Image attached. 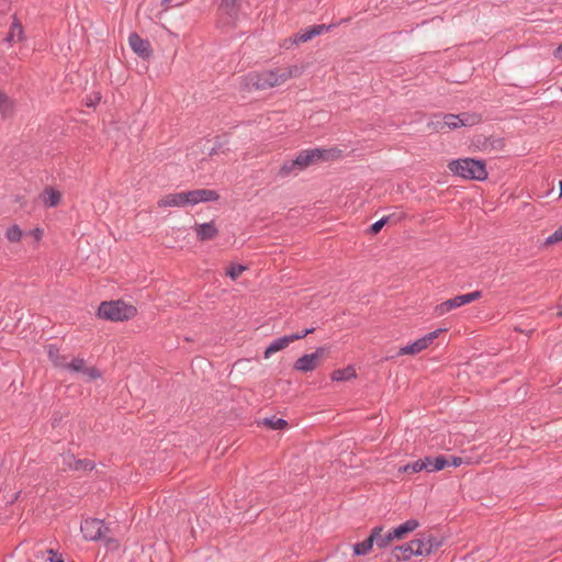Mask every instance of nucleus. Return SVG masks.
<instances>
[{"label": "nucleus", "mask_w": 562, "mask_h": 562, "mask_svg": "<svg viewBox=\"0 0 562 562\" xmlns=\"http://www.w3.org/2000/svg\"><path fill=\"white\" fill-rule=\"evenodd\" d=\"M443 120L442 121V124H445L446 128L448 130H456L459 127V116L458 114H443Z\"/></svg>", "instance_id": "473e14b6"}, {"label": "nucleus", "mask_w": 562, "mask_h": 562, "mask_svg": "<svg viewBox=\"0 0 562 562\" xmlns=\"http://www.w3.org/2000/svg\"><path fill=\"white\" fill-rule=\"evenodd\" d=\"M481 296H482L481 291H473L470 293L457 295L454 297H451V299L446 300L445 302L438 304L435 307V312L437 315L441 316V315L449 313L450 311H452L454 308H458L465 304L472 303L473 301L480 299Z\"/></svg>", "instance_id": "0eeeda50"}, {"label": "nucleus", "mask_w": 562, "mask_h": 562, "mask_svg": "<svg viewBox=\"0 0 562 562\" xmlns=\"http://www.w3.org/2000/svg\"><path fill=\"white\" fill-rule=\"evenodd\" d=\"M390 220V216H384L382 218H380L379 221L374 222L370 227H369V233L370 234H378L382 228L383 226L389 222Z\"/></svg>", "instance_id": "e433bc0d"}, {"label": "nucleus", "mask_w": 562, "mask_h": 562, "mask_svg": "<svg viewBox=\"0 0 562 562\" xmlns=\"http://www.w3.org/2000/svg\"><path fill=\"white\" fill-rule=\"evenodd\" d=\"M557 316H562V311H558Z\"/></svg>", "instance_id": "8fccbe9b"}, {"label": "nucleus", "mask_w": 562, "mask_h": 562, "mask_svg": "<svg viewBox=\"0 0 562 562\" xmlns=\"http://www.w3.org/2000/svg\"><path fill=\"white\" fill-rule=\"evenodd\" d=\"M337 149H324V148H313L307 150H302L297 154L294 159H291L292 165L295 167V170L302 171L306 167L317 161H326L336 157Z\"/></svg>", "instance_id": "39448f33"}, {"label": "nucleus", "mask_w": 562, "mask_h": 562, "mask_svg": "<svg viewBox=\"0 0 562 562\" xmlns=\"http://www.w3.org/2000/svg\"><path fill=\"white\" fill-rule=\"evenodd\" d=\"M247 269L244 265L234 263L231 265L226 270V276L232 280H236Z\"/></svg>", "instance_id": "c85d7f7f"}, {"label": "nucleus", "mask_w": 562, "mask_h": 562, "mask_svg": "<svg viewBox=\"0 0 562 562\" xmlns=\"http://www.w3.org/2000/svg\"><path fill=\"white\" fill-rule=\"evenodd\" d=\"M449 465V459L445 456H437L434 458L431 470L437 472Z\"/></svg>", "instance_id": "f704fd0d"}, {"label": "nucleus", "mask_w": 562, "mask_h": 562, "mask_svg": "<svg viewBox=\"0 0 562 562\" xmlns=\"http://www.w3.org/2000/svg\"><path fill=\"white\" fill-rule=\"evenodd\" d=\"M227 144V140L224 139L222 140L221 137H217L216 140H215V145L214 147L210 150L209 155L212 156V155H215L217 154L220 150H222V148Z\"/></svg>", "instance_id": "ea45409f"}, {"label": "nucleus", "mask_w": 562, "mask_h": 562, "mask_svg": "<svg viewBox=\"0 0 562 562\" xmlns=\"http://www.w3.org/2000/svg\"><path fill=\"white\" fill-rule=\"evenodd\" d=\"M458 116H459V121H458L459 127L474 126L481 122V115H479L476 113L463 112V113L458 114Z\"/></svg>", "instance_id": "b1692460"}, {"label": "nucleus", "mask_w": 562, "mask_h": 562, "mask_svg": "<svg viewBox=\"0 0 562 562\" xmlns=\"http://www.w3.org/2000/svg\"><path fill=\"white\" fill-rule=\"evenodd\" d=\"M218 193L210 189H196L169 193L158 201L159 207H181L186 205H195L201 202H213L218 200Z\"/></svg>", "instance_id": "f257e3e1"}, {"label": "nucleus", "mask_w": 562, "mask_h": 562, "mask_svg": "<svg viewBox=\"0 0 562 562\" xmlns=\"http://www.w3.org/2000/svg\"><path fill=\"white\" fill-rule=\"evenodd\" d=\"M222 4L227 9H235L238 4V0H222Z\"/></svg>", "instance_id": "c03bdc74"}, {"label": "nucleus", "mask_w": 562, "mask_h": 562, "mask_svg": "<svg viewBox=\"0 0 562 562\" xmlns=\"http://www.w3.org/2000/svg\"><path fill=\"white\" fill-rule=\"evenodd\" d=\"M562 240V226L558 227L553 234L546 238L543 245H552Z\"/></svg>", "instance_id": "4c0bfd02"}, {"label": "nucleus", "mask_w": 562, "mask_h": 562, "mask_svg": "<svg viewBox=\"0 0 562 562\" xmlns=\"http://www.w3.org/2000/svg\"><path fill=\"white\" fill-rule=\"evenodd\" d=\"M136 314V307L122 300L102 302L98 308V316L111 322L128 321L135 317Z\"/></svg>", "instance_id": "20e7f679"}, {"label": "nucleus", "mask_w": 562, "mask_h": 562, "mask_svg": "<svg viewBox=\"0 0 562 562\" xmlns=\"http://www.w3.org/2000/svg\"><path fill=\"white\" fill-rule=\"evenodd\" d=\"M558 186H559V198H562V179H560L558 181Z\"/></svg>", "instance_id": "09e8293b"}, {"label": "nucleus", "mask_w": 562, "mask_h": 562, "mask_svg": "<svg viewBox=\"0 0 562 562\" xmlns=\"http://www.w3.org/2000/svg\"><path fill=\"white\" fill-rule=\"evenodd\" d=\"M5 237L8 238V240H10L12 243L20 241V239L22 237V231L20 229V227L18 225H12L11 227H9L7 229Z\"/></svg>", "instance_id": "7c9ffc66"}, {"label": "nucleus", "mask_w": 562, "mask_h": 562, "mask_svg": "<svg viewBox=\"0 0 562 562\" xmlns=\"http://www.w3.org/2000/svg\"><path fill=\"white\" fill-rule=\"evenodd\" d=\"M412 542H413L414 550L416 552V557H428V554H424V552H419V551L427 550L428 546L426 544L425 536H423L418 539H414V540H412Z\"/></svg>", "instance_id": "2f4dec72"}, {"label": "nucleus", "mask_w": 562, "mask_h": 562, "mask_svg": "<svg viewBox=\"0 0 562 562\" xmlns=\"http://www.w3.org/2000/svg\"><path fill=\"white\" fill-rule=\"evenodd\" d=\"M442 121H445L443 114H436L428 122V127L436 132H440L446 128L445 124H442Z\"/></svg>", "instance_id": "c756f323"}, {"label": "nucleus", "mask_w": 562, "mask_h": 562, "mask_svg": "<svg viewBox=\"0 0 562 562\" xmlns=\"http://www.w3.org/2000/svg\"><path fill=\"white\" fill-rule=\"evenodd\" d=\"M128 44L132 50L143 59H148L153 55L151 44L148 40L140 37L133 32L128 36Z\"/></svg>", "instance_id": "9d476101"}, {"label": "nucleus", "mask_w": 562, "mask_h": 562, "mask_svg": "<svg viewBox=\"0 0 562 562\" xmlns=\"http://www.w3.org/2000/svg\"><path fill=\"white\" fill-rule=\"evenodd\" d=\"M82 374L86 376V380L88 382H91L93 380L101 378V372L94 367H89V368L86 367Z\"/></svg>", "instance_id": "c9c22d12"}, {"label": "nucleus", "mask_w": 562, "mask_h": 562, "mask_svg": "<svg viewBox=\"0 0 562 562\" xmlns=\"http://www.w3.org/2000/svg\"><path fill=\"white\" fill-rule=\"evenodd\" d=\"M445 330L446 329L443 328H438L424 335L423 337L416 339L415 341L404 347H401L400 350L397 351V356L419 353L420 351L428 348V346L431 345L436 338H438L439 334Z\"/></svg>", "instance_id": "6e6552de"}, {"label": "nucleus", "mask_w": 562, "mask_h": 562, "mask_svg": "<svg viewBox=\"0 0 562 562\" xmlns=\"http://www.w3.org/2000/svg\"><path fill=\"white\" fill-rule=\"evenodd\" d=\"M80 530L83 538L88 541H98L105 538L109 528L102 519L86 518L81 521Z\"/></svg>", "instance_id": "423d86ee"}, {"label": "nucleus", "mask_w": 562, "mask_h": 562, "mask_svg": "<svg viewBox=\"0 0 562 562\" xmlns=\"http://www.w3.org/2000/svg\"><path fill=\"white\" fill-rule=\"evenodd\" d=\"M449 459V465H452L454 468L460 467L463 463V459L460 457H450Z\"/></svg>", "instance_id": "37998d69"}, {"label": "nucleus", "mask_w": 562, "mask_h": 562, "mask_svg": "<svg viewBox=\"0 0 562 562\" xmlns=\"http://www.w3.org/2000/svg\"><path fill=\"white\" fill-rule=\"evenodd\" d=\"M374 535L375 533H370L366 540L356 543L353 546V554L360 557L369 553L374 546Z\"/></svg>", "instance_id": "4be33fe9"}, {"label": "nucleus", "mask_w": 562, "mask_h": 562, "mask_svg": "<svg viewBox=\"0 0 562 562\" xmlns=\"http://www.w3.org/2000/svg\"><path fill=\"white\" fill-rule=\"evenodd\" d=\"M383 527L382 526H375L370 533L374 535V544H376L378 548H386L392 540H395L394 537H392V532L389 531L385 535H382Z\"/></svg>", "instance_id": "6ab92c4d"}, {"label": "nucleus", "mask_w": 562, "mask_h": 562, "mask_svg": "<svg viewBox=\"0 0 562 562\" xmlns=\"http://www.w3.org/2000/svg\"><path fill=\"white\" fill-rule=\"evenodd\" d=\"M23 38L24 32L22 25L16 19H14L9 33L3 38V42L11 46L13 43L21 42Z\"/></svg>", "instance_id": "f3484780"}, {"label": "nucleus", "mask_w": 562, "mask_h": 562, "mask_svg": "<svg viewBox=\"0 0 562 562\" xmlns=\"http://www.w3.org/2000/svg\"><path fill=\"white\" fill-rule=\"evenodd\" d=\"M329 351L328 347H317L314 352L305 353L293 364V369L300 372H311L317 367V362Z\"/></svg>", "instance_id": "1a4fd4ad"}, {"label": "nucleus", "mask_w": 562, "mask_h": 562, "mask_svg": "<svg viewBox=\"0 0 562 562\" xmlns=\"http://www.w3.org/2000/svg\"><path fill=\"white\" fill-rule=\"evenodd\" d=\"M182 2H177L175 4H172V0H161V5L167 10L171 7H178L180 5Z\"/></svg>", "instance_id": "a18cd8bd"}, {"label": "nucleus", "mask_w": 562, "mask_h": 562, "mask_svg": "<svg viewBox=\"0 0 562 562\" xmlns=\"http://www.w3.org/2000/svg\"><path fill=\"white\" fill-rule=\"evenodd\" d=\"M86 368V361L83 358H75L70 362H66L64 369L70 372L82 373Z\"/></svg>", "instance_id": "cd10ccee"}, {"label": "nucleus", "mask_w": 562, "mask_h": 562, "mask_svg": "<svg viewBox=\"0 0 562 562\" xmlns=\"http://www.w3.org/2000/svg\"><path fill=\"white\" fill-rule=\"evenodd\" d=\"M413 555H416V552L414 550L412 541L401 546H396L393 549V557L395 558L396 561H407Z\"/></svg>", "instance_id": "dca6fc26"}, {"label": "nucleus", "mask_w": 562, "mask_h": 562, "mask_svg": "<svg viewBox=\"0 0 562 562\" xmlns=\"http://www.w3.org/2000/svg\"><path fill=\"white\" fill-rule=\"evenodd\" d=\"M448 169L460 178L467 180L484 181L487 179V170L484 160L473 158H459L448 164Z\"/></svg>", "instance_id": "f03ea898"}, {"label": "nucleus", "mask_w": 562, "mask_h": 562, "mask_svg": "<svg viewBox=\"0 0 562 562\" xmlns=\"http://www.w3.org/2000/svg\"><path fill=\"white\" fill-rule=\"evenodd\" d=\"M101 100V97L100 95H95L94 99H90L86 104L88 106H93L95 105L97 103H99Z\"/></svg>", "instance_id": "49530a36"}, {"label": "nucleus", "mask_w": 562, "mask_h": 562, "mask_svg": "<svg viewBox=\"0 0 562 562\" xmlns=\"http://www.w3.org/2000/svg\"><path fill=\"white\" fill-rule=\"evenodd\" d=\"M291 338L289 335H284L276 338L265 350V358H270L274 352H278L291 344Z\"/></svg>", "instance_id": "2eb2a0df"}, {"label": "nucleus", "mask_w": 562, "mask_h": 562, "mask_svg": "<svg viewBox=\"0 0 562 562\" xmlns=\"http://www.w3.org/2000/svg\"><path fill=\"white\" fill-rule=\"evenodd\" d=\"M47 553L49 554L48 560H49L50 562H64V560H63L61 555L57 554V553H56V552H54L52 549H49V550L47 551Z\"/></svg>", "instance_id": "79ce46f5"}, {"label": "nucleus", "mask_w": 562, "mask_h": 562, "mask_svg": "<svg viewBox=\"0 0 562 562\" xmlns=\"http://www.w3.org/2000/svg\"><path fill=\"white\" fill-rule=\"evenodd\" d=\"M63 465L65 469L72 471H92L95 468V463L89 459H77L71 452L63 453Z\"/></svg>", "instance_id": "9b49d317"}, {"label": "nucleus", "mask_w": 562, "mask_h": 562, "mask_svg": "<svg viewBox=\"0 0 562 562\" xmlns=\"http://www.w3.org/2000/svg\"><path fill=\"white\" fill-rule=\"evenodd\" d=\"M47 356L55 367L65 368L66 357L60 355V350L56 345H48Z\"/></svg>", "instance_id": "412c9836"}, {"label": "nucleus", "mask_w": 562, "mask_h": 562, "mask_svg": "<svg viewBox=\"0 0 562 562\" xmlns=\"http://www.w3.org/2000/svg\"><path fill=\"white\" fill-rule=\"evenodd\" d=\"M293 173L295 175L297 171L295 170V167L292 165L291 160L284 161L278 172V175L282 178L289 177Z\"/></svg>", "instance_id": "72a5a7b5"}, {"label": "nucleus", "mask_w": 562, "mask_h": 562, "mask_svg": "<svg viewBox=\"0 0 562 562\" xmlns=\"http://www.w3.org/2000/svg\"><path fill=\"white\" fill-rule=\"evenodd\" d=\"M424 536H425V539H426V544L428 546L427 550L423 551L424 554L430 555L431 553H434L437 550H439L443 546V543H445V538L441 537V536H434L431 533L424 535Z\"/></svg>", "instance_id": "aec40b11"}, {"label": "nucleus", "mask_w": 562, "mask_h": 562, "mask_svg": "<svg viewBox=\"0 0 562 562\" xmlns=\"http://www.w3.org/2000/svg\"><path fill=\"white\" fill-rule=\"evenodd\" d=\"M261 424L269 427L270 429L278 430L283 429L288 425V422L283 418L271 416L263 418Z\"/></svg>", "instance_id": "bb28decb"}, {"label": "nucleus", "mask_w": 562, "mask_h": 562, "mask_svg": "<svg viewBox=\"0 0 562 562\" xmlns=\"http://www.w3.org/2000/svg\"><path fill=\"white\" fill-rule=\"evenodd\" d=\"M333 27V24L325 25V24H315L306 30H301L300 32L295 33L292 37L293 44H300L311 41L313 37L318 36L327 31H329Z\"/></svg>", "instance_id": "f8f14e48"}, {"label": "nucleus", "mask_w": 562, "mask_h": 562, "mask_svg": "<svg viewBox=\"0 0 562 562\" xmlns=\"http://www.w3.org/2000/svg\"><path fill=\"white\" fill-rule=\"evenodd\" d=\"M290 76V71H280L278 69L254 71L247 75L246 85L250 89L266 90L285 82Z\"/></svg>", "instance_id": "7ed1b4c3"}, {"label": "nucleus", "mask_w": 562, "mask_h": 562, "mask_svg": "<svg viewBox=\"0 0 562 562\" xmlns=\"http://www.w3.org/2000/svg\"><path fill=\"white\" fill-rule=\"evenodd\" d=\"M352 378H356V371L351 366H348L344 369H337L331 373V380L338 382L348 381Z\"/></svg>", "instance_id": "5701e85b"}, {"label": "nucleus", "mask_w": 562, "mask_h": 562, "mask_svg": "<svg viewBox=\"0 0 562 562\" xmlns=\"http://www.w3.org/2000/svg\"><path fill=\"white\" fill-rule=\"evenodd\" d=\"M14 102L4 92L0 90V114L2 116L10 115L13 112Z\"/></svg>", "instance_id": "393cba45"}, {"label": "nucleus", "mask_w": 562, "mask_h": 562, "mask_svg": "<svg viewBox=\"0 0 562 562\" xmlns=\"http://www.w3.org/2000/svg\"><path fill=\"white\" fill-rule=\"evenodd\" d=\"M198 362H205V360L201 358L198 360Z\"/></svg>", "instance_id": "3c124183"}, {"label": "nucleus", "mask_w": 562, "mask_h": 562, "mask_svg": "<svg viewBox=\"0 0 562 562\" xmlns=\"http://www.w3.org/2000/svg\"><path fill=\"white\" fill-rule=\"evenodd\" d=\"M432 461H434V458L432 457H425L424 459H422V462L425 464L424 467V470L429 472V473H432L434 471L431 470L432 468Z\"/></svg>", "instance_id": "a19ab883"}, {"label": "nucleus", "mask_w": 562, "mask_h": 562, "mask_svg": "<svg viewBox=\"0 0 562 562\" xmlns=\"http://www.w3.org/2000/svg\"><path fill=\"white\" fill-rule=\"evenodd\" d=\"M424 467H425V464L422 462V459H418L414 462L398 467L397 472L415 474V473H419L420 471H423Z\"/></svg>", "instance_id": "a878e982"}, {"label": "nucleus", "mask_w": 562, "mask_h": 562, "mask_svg": "<svg viewBox=\"0 0 562 562\" xmlns=\"http://www.w3.org/2000/svg\"><path fill=\"white\" fill-rule=\"evenodd\" d=\"M195 233L199 240L205 241L215 238L218 234V229L213 222H207L196 225Z\"/></svg>", "instance_id": "ddd939ff"}, {"label": "nucleus", "mask_w": 562, "mask_h": 562, "mask_svg": "<svg viewBox=\"0 0 562 562\" xmlns=\"http://www.w3.org/2000/svg\"><path fill=\"white\" fill-rule=\"evenodd\" d=\"M554 56H555V57H560V56H562V44H560V45L554 49Z\"/></svg>", "instance_id": "de8ad7c7"}, {"label": "nucleus", "mask_w": 562, "mask_h": 562, "mask_svg": "<svg viewBox=\"0 0 562 562\" xmlns=\"http://www.w3.org/2000/svg\"><path fill=\"white\" fill-rule=\"evenodd\" d=\"M41 199L46 207H55L59 204L61 194L57 190L47 187L41 194Z\"/></svg>", "instance_id": "a211bd4d"}, {"label": "nucleus", "mask_w": 562, "mask_h": 562, "mask_svg": "<svg viewBox=\"0 0 562 562\" xmlns=\"http://www.w3.org/2000/svg\"><path fill=\"white\" fill-rule=\"evenodd\" d=\"M418 526H419V521L417 519H414V518L408 519L405 522L401 524L400 526H397L391 530L392 537H394L395 539H398V540L403 539L405 537V535L416 530L418 528Z\"/></svg>", "instance_id": "4468645a"}, {"label": "nucleus", "mask_w": 562, "mask_h": 562, "mask_svg": "<svg viewBox=\"0 0 562 562\" xmlns=\"http://www.w3.org/2000/svg\"><path fill=\"white\" fill-rule=\"evenodd\" d=\"M314 331H315V328L311 327V328H306V329H304L302 331H299V333H295V334H291V335H289V337L291 338V341L293 342L294 340H299V339L305 338L307 335L313 334Z\"/></svg>", "instance_id": "58836bf2"}]
</instances>
